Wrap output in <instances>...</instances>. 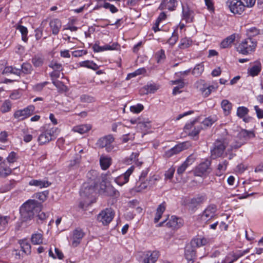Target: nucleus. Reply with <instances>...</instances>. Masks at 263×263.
I'll list each match as a JSON object with an SVG mask.
<instances>
[{
    "instance_id": "15",
    "label": "nucleus",
    "mask_w": 263,
    "mask_h": 263,
    "mask_svg": "<svg viewBox=\"0 0 263 263\" xmlns=\"http://www.w3.org/2000/svg\"><path fill=\"white\" fill-rule=\"evenodd\" d=\"M197 119L186 123L184 127V132L189 136L194 138L197 135Z\"/></svg>"
},
{
    "instance_id": "21",
    "label": "nucleus",
    "mask_w": 263,
    "mask_h": 263,
    "mask_svg": "<svg viewBox=\"0 0 263 263\" xmlns=\"http://www.w3.org/2000/svg\"><path fill=\"white\" fill-rule=\"evenodd\" d=\"M86 176L88 179V181L86 183L97 185L98 183L100 181L99 174L96 171L91 170L89 171L87 173Z\"/></svg>"
},
{
    "instance_id": "9",
    "label": "nucleus",
    "mask_w": 263,
    "mask_h": 263,
    "mask_svg": "<svg viewBox=\"0 0 263 263\" xmlns=\"http://www.w3.org/2000/svg\"><path fill=\"white\" fill-rule=\"evenodd\" d=\"M226 148L225 140L222 139L216 140L213 144V147L211 150V156L213 159L221 157Z\"/></svg>"
},
{
    "instance_id": "7",
    "label": "nucleus",
    "mask_w": 263,
    "mask_h": 263,
    "mask_svg": "<svg viewBox=\"0 0 263 263\" xmlns=\"http://www.w3.org/2000/svg\"><path fill=\"white\" fill-rule=\"evenodd\" d=\"M34 110L35 107L30 105L23 109L15 110L13 114V117L17 121H22L33 115Z\"/></svg>"
},
{
    "instance_id": "59",
    "label": "nucleus",
    "mask_w": 263,
    "mask_h": 263,
    "mask_svg": "<svg viewBox=\"0 0 263 263\" xmlns=\"http://www.w3.org/2000/svg\"><path fill=\"white\" fill-rule=\"evenodd\" d=\"M197 159V155L196 154H193L190 155L184 162L187 166H189L196 161Z\"/></svg>"
},
{
    "instance_id": "20",
    "label": "nucleus",
    "mask_w": 263,
    "mask_h": 263,
    "mask_svg": "<svg viewBox=\"0 0 263 263\" xmlns=\"http://www.w3.org/2000/svg\"><path fill=\"white\" fill-rule=\"evenodd\" d=\"M148 186V180L139 179L137 181L135 185L132 189V191L137 193H142Z\"/></svg>"
},
{
    "instance_id": "36",
    "label": "nucleus",
    "mask_w": 263,
    "mask_h": 263,
    "mask_svg": "<svg viewBox=\"0 0 263 263\" xmlns=\"http://www.w3.org/2000/svg\"><path fill=\"white\" fill-rule=\"evenodd\" d=\"M20 70V77L24 76L25 74L31 73L32 70V67L30 64L28 63H24L21 65V68L19 69Z\"/></svg>"
},
{
    "instance_id": "28",
    "label": "nucleus",
    "mask_w": 263,
    "mask_h": 263,
    "mask_svg": "<svg viewBox=\"0 0 263 263\" xmlns=\"http://www.w3.org/2000/svg\"><path fill=\"white\" fill-rule=\"evenodd\" d=\"M12 172L11 169L5 162L0 163V176L6 177Z\"/></svg>"
},
{
    "instance_id": "11",
    "label": "nucleus",
    "mask_w": 263,
    "mask_h": 263,
    "mask_svg": "<svg viewBox=\"0 0 263 263\" xmlns=\"http://www.w3.org/2000/svg\"><path fill=\"white\" fill-rule=\"evenodd\" d=\"M96 185L89 183H84L80 192L81 196L82 197H94L96 194Z\"/></svg>"
},
{
    "instance_id": "8",
    "label": "nucleus",
    "mask_w": 263,
    "mask_h": 263,
    "mask_svg": "<svg viewBox=\"0 0 263 263\" xmlns=\"http://www.w3.org/2000/svg\"><path fill=\"white\" fill-rule=\"evenodd\" d=\"M85 236V233L83 231L77 228L71 232L69 235L70 245L73 248L78 247L81 242L83 237Z\"/></svg>"
},
{
    "instance_id": "43",
    "label": "nucleus",
    "mask_w": 263,
    "mask_h": 263,
    "mask_svg": "<svg viewBox=\"0 0 263 263\" xmlns=\"http://www.w3.org/2000/svg\"><path fill=\"white\" fill-rule=\"evenodd\" d=\"M249 110V109L245 106H239L237 109V116L241 118L246 116L248 114Z\"/></svg>"
},
{
    "instance_id": "37",
    "label": "nucleus",
    "mask_w": 263,
    "mask_h": 263,
    "mask_svg": "<svg viewBox=\"0 0 263 263\" xmlns=\"http://www.w3.org/2000/svg\"><path fill=\"white\" fill-rule=\"evenodd\" d=\"M16 183V182L15 180H10L8 183L0 187V192L4 193L9 191L15 186Z\"/></svg>"
},
{
    "instance_id": "46",
    "label": "nucleus",
    "mask_w": 263,
    "mask_h": 263,
    "mask_svg": "<svg viewBox=\"0 0 263 263\" xmlns=\"http://www.w3.org/2000/svg\"><path fill=\"white\" fill-rule=\"evenodd\" d=\"M260 71V66L254 65L249 70V73L251 76L254 77L257 76Z\"/></svg>"
},
{
    "instance_id": "55",
    "label": "nucleus",
    "mask_w": 263,
    "mask_h": 263,
    "mask_svg": "<svg viewBox=\"0 0 263 263\" xmlns=\"http://www.w3.org/2000/svg\"><path fill=\"white\" fill-rule=\"evenodd\" d=\"M49 67L53 69V70H60L61 71L63 69L62 65L61 64L58 63L56 61H51L49 65Z\"/></svg>"
},
{
    "instance_id": "58",
    "label": "nucleus",
    "mask_w": 263,
    "mask_h": 263,
    "mask_svg": "<svg viewBox=\"0 0 263 263\" xmlns=\"http://www.w3.org/2000/svg\"><path fill=\"white\" fill-rule=\"evenodd\" d=\"M175 171V168L171 167L168 168L165 173V179H172L174 176V174Z\"/></svg>"
},
{
    "instance_id": "19",
    "label": "nucleus",
    "mask_w": 263,
    "mask_h": 263,
    "mask_svg": "<svg viewBox=\"0 0 263 263\" xmlns=\"http://www.w3.org/2000/svg\"><path fill=\"white\" fill-rule=\"evenodd\" d=\"M183 224V221L181 218L175 216H172L166 223V226L173 229H177L182 227Z\"/></svg>"
},
{
    "instance_id": "13",
    "label": "nucleus",
    "mask_w": 263,
    "mask_h": 263,
    "mask_svg": "<svg viewBox=\"0 0 263 263\" xmlns=\"http://www.w3.org/2000/svg\"><path fill=\"white\" fill-rule=\"evenodd\" d=\"M211 161L208 159L205 160L198 165V176L205 177L212 172L210 167Z\"/></svg>"
},
{
    "instance_id": "56",
    "label": "nucleus",
    "mask_w": 263,
    "mask_h": 263,
    "mask_svg": "<svg viewBox=\"0 0 263 263\" xmlns=\"http://www.w3.org/2000/svg\"><path fill=\"white\" fill-rule=\"evenodd\" d=\"M204 1L208 10L210 12H214L215 10V7L213 0H204Z\"/></svg>"
},
{
    "instance_id": "61",
    "label": "nucleus",
    "mask_w": 263,
    "mask_h": 263,
    "mask_svg": "<svg viewBox=\"0 0 263 263\" xmlns=\"http://www.w3.org/2000/svg\"><path fill=\"white\" fill-rule=\"evenodd\" d=\"M211 242V239L209 237H202L199 239L198 241V247L201 246H204L209 245Z\"/></svg>"
},
{
    "instance_id": "17",
    "label": "nucleus",
    "mask_w": 263,
    "mask_h": 263,
    "mask_svg": "<svg viewBox=\"0 0 263 263\" xmlns=\"http://www.w3.org/2000/svg\"><path fill=\"white\" fill-rule=\"evenodd\" d=\"M187 143L184 142L179 143L165 152V156L167 157H171L174 155L177 154L180 152L187 148Z\"/></svg>"
},
{
    "instance_id": "52",
    "label": "nucleus",
    "mask_w": 263,
    "mask_h": 263,
    "mask_svg": "<svg viewBox=\"0 0 263 263\" xmlns=\"http://www.w3.org/2000/svg\"><path fill=\"white\" fill-rule=\"evenodd\" d=\"M144 109V106L141 104H137L136 105L130 106V110L135 114L140 112Z\"/></svg>"
},
{
    "instance_id": "27",
    "label": "nucleus",
    "mask_w": 263,
    "mask_h": 263,
    "mask_svg": "<svg viewBox=\"0 0 263 263\" xmlns=\"http://www.w3.org/2000/svg\"><path fill=\"white\" fill-rule=\"evenodd\" d=\"M228 164L229 162L227 160H224L219 163L217 166V171L215 173L216 176L218 177L222 176L226 171Z\"/></svg>"
},
{
    "instance_id": "16",
    "label": "nucleus",
    "mask_w": 263,
    "mask_h": 263,
    "mask_svg": "<svg viewBox=\"0 0 263 263\" xmlns=\"http://www.w3.org/2000/svg\"><path fill=\"white\" fill-rule=\"evenodd\" d=\"M160 256L158 251H147L145 254L142 263H155Z\"/></svg>"
},
{
    "instance_id": "18",
    "label": "nucleus",
    "mask_w": 263,
    "mask_h": 263,
    "mask_svg": "<svg viewBox=\"0 0 263 263\" xmlns=\"http://www.w3.org/2000/svg\"><path fill=\"white\" fill-rule=\"evenodd\" d=\"M178 3V0H162L158 9L161 10L168 9L173 11L175 9Z\"/></svg>"
},
{
    "instance_id": "47",
    "label": "nucleus",
    "mask_w": 263,
    "mask_h": 263,
    "mask_svg": "<svg viewBox=\"0 0 263 263\" xmlns=\"http://www.w3.org/2000/svg\"><path fill=\"white\" fill-rule=\"evenodd\" d=\"M100 7H102L105 9H109L112 13H115L118 11V9L114 5L107 2H105L103 4H100Z\"/></svg>"
},
{
    "instance_id": "51",
    "label": "nucleus",
    "mask_w": 263,
    "mask_h": 263,
    "mask_svg": "<svg viewBox=\"0 0 263 263\" xmlns=\"http://www.w3.org/2000/svg\"><path fill=\"white\" fill-rule=\"evenodd\" d=\"M118 44L117 43H112L111 44H106L101 46L102 52L106 50H112L117 49Z\"/></svg>"
},
{
    "instance_id": "14",
    "label": "nucleus",
    "mask_w": 263,
    "mask_h": 263,
    "mask_svg": "<svg viewBox=\"0 0 263 263\" xmlns=\"http://www.w3.org/2000/svg\"><path fill=\"white\" fill-rule=\"evenodd\" d=\"M135 167L131 166L124 173L115 178V182L120 186L127 183L129 181V176L133 173Z\"/></svg>"
},
{
    "instance_id": "40",
    "label": "nucleus",
    "mask_w": 263,
    "mask_h": 263,
    "mask_svg": "<svg viewBox=\"0 0 263 263\" xmlns=\"http://www.w3.org/2000/svg\"><path fill=\"white\" fill-rule=\"evenodd\" d=\"M10 221L9 216L0 215V231H5L8 227Z\"/></svg>"
},
{
    "instance_id": "39",
    "label": "nucleus",
    "mask_w": 263,
    "mask_h": 263,
    "mask_svg": "<svg viewBox=\"0 0 263 263\" xmlns=\"http://www.w3.org/2000/svg\"><path fill=\"white\" fill-rule=\"evenodd\" d=\"M4 74L9 75V74H13L20 77V70L19 68H16L11 66H6L3 70Z\"/></svg>"
},
{
    "instance_id": "45",
    "label": "nucleus",
    "mask_w": 263,
    "mask_h": 263,
    "mask_svg": "<svg viewBox=\"0 0 263 263\" xmlns=\"http://www.w3.org/2000/svg\"><path fill=\"white\" fill-rule=\"evenodd\" d=\"M192 44V41L187 37L182 39L179 45V47L181 49H185L189 47Z\"/></svg>"
},
{
    "instance_id": "53",
    "label": "nucleus",
    "mask_w": 263,
    "mask_h": 263,
    "mask_svg": "<svg viewBox=\"0 0 263 263\" xmlns=\"http://www.w3.org/2000/svg\"><path fill=\"white\" fill-rule=\"evenodd\" d=\"M18 156L14 152H11L7 157V160L9 163H13L17 161Z\"/></svg>"
},
{
    "instance_id": "64",
    "label": "nucleus",
    "mask_w": 263,
    "mask_h": 263,
    "mask_svg": "<svg viewBox=\"0 0 263 263\" xmlns=\"http://www.w3.org/2000/svg\"><path fill=\"white\" fill-rule=\"evenodd\" d=\"M254 110L256 111L257 117L258 119L263 118V109H260L257 105L254 107Z\"/></svg>"
},
{
    "instance_id": "1",
    "label": "nucleus",
    "mask_w": 263,
    "mask_h": 263,
    "mask_svg": "<svg viewBox=\"0 0 263 263\" xmlns=\"http://www.w3.org/2000/svg\"><path fill=\"white\" fill-rule=\"evenodd\" d=\"M41 211V205L35 200H28L20 208V214L23 218L27 220Z\"/></svg>"
},
{
    "instance_id": "3",
    "label": "nucleus",
    "mask_w": 263,
    "mask_h": 263,
    "mask_svg": "<svg viewBox=\"0 0 263 263\" xmlns=\"http://www.w3.org/2000/svg\"><path fill=\"white\" fill-rule=\"evenodd\" d=\"M115 138L111 135H108L98 139L96 145L100 148H105L108 153L114 152L118 150L117 146L113 144Z\"/></svg>"
},
{
    "instance_id": "62",
    "label": "nucleus",
    "mask_w": 263,
    "mask_h": 263,
    "mask_svg": "<svg viewBox=\"0 0 263 263\" xmlns=\"http://www.w3.org/2000/svg\"><path fill=\"white\" fill-rule=\"evenodd\" d=\"M135 139V134H127L123 135L122 137V141L123 143H126L128 141L131 140H133Z\"/></svg>"
},
{
    "instance_id": "63",
    "label": "nucleus",
    "mask_w": 263,
    "mask_h": 263,
    "mask_svg": "<svg viewBox=\"0 0 263 263\" xmlns=\"http://www.w3.org/2000/svg\"><path fill=\"white\" fill-rule=\"evenodd\" d=\"M80 100L84 103H91L93 101V98L87 95H82L80 97Z\"/></svg>"
},
{
    "instance_id": "4",
    "label": "nucleus",
    "mask_w": 263,
    "mask_h": 263,
    "mask_svg": "<svg viewBox=\"0 0 263 263\" xmlns=\"http://www.w3.org/2000/svg\"><path fill=\"white\" fill-rule=\"evenodd\" d=\"M57 128H48L43 130L37 138V141L40 145L49 142L55 138Z\"/></svg>"
},
{
    "instance_id": "50",
    "label": "nucleus",
    "mask_w": 263,
    "mask_h": 263,
    "mask_svg": "<svg viewBox=\"0 0 263 263\" xmlns=\"http://www.w3.org/2000/svg\"><path fill=\"white\" fill-rule=\"evenodd\" d=\"M52 83L59 90L62 91H66V86L63 84V82L58 80H53Z\"/></svg>"
},
{
    "instance_id": "6",
    "label": "nucleus",
    "mask_w": 263,
    "mask_h": 263,
    "mask_svg": "<svg viewBox=\"0 0 263 263\" xmlns=\"http://www.w3.org/2000/svg\"><path fill=\"white\" fill-rule=\"evenodd\" d=\"M197 249V240L193 239L190 244H188L185 249V257L187 263H194L196 259V253Z\"/></svg>"
},
{
    "instance_id": "32",
    "label": "nucleus",
    "mask_w": 263,
    "mask_h": 263,
    "mask_svg": "<svg viewBox=\"0 0 263 263\" xmlns=\"http://www.w3.org/2000/svg\"><path fill=\"white\" fill-rule=\"evenodd\" d=\"M36 134V130L31 129L30 130H24L23 132V140L26 143L30 142L34 135Z\"/></svg>"
},
{
    "instance_id": "29",
    "label": "nucleus",
    "mask_w": 263,
    "mask_h": 263,
    "mask_svg": "<svg viewBox=\"0 0 263 263\" xmlns=\"http://www.w3.org/2000/svg\"><path fill=\"white\" fill-rule=\"evenodd\" d=\"M166 209L165 202H163L158 205L157 208L156 213L154 218V222L157 223L161 218L162 214L165 211Z\"/></svg>"
},
{
    "instance_id": "2",
    "label": "nucleus",
    "mask_w": 263,
    "mask_h": 263,
    "mask_svg": "<svg viewBox=\"0 0 263 263\" xmlns=\"http://www.w3.org/2000/svg\"><path fill=\"white\" fill-rule=\"evenodd\" d=\"M257 41L252 37L243 40L237 47V51L243 55H248L254 52L257 46Z\"/></svg>"
},
{
    "instance_id": "41",
    "label": "nucleus",
    "mask_w": 263,
    "mask_h": 263,
    "mask_svg": "<svg viewBox=\"0 0 263 263\" xmlns=\"http://www.w3.org/2000/svg\"><path fill=\"white\" fill-rule=\"evenodd\" d=\"M12 104L10 100H5L1 107V111L2 113H6L11 111L12 109Z\"/></svg>"
},
{
    "instance_id": "30",
    "label": "nucleus",
    "mask_w": 263,
    "mask_h": 263,
    "mask_svg": "<svg viewBox=\"0 0 263 263\" xmlns=\"http://www.w3.org/2000/svg\"><path fill=\"white\" fill-rule=\"evenodd\" d=\"M100 164L102 170H107L111 164L110 157L105 156H101L100 158Z\"/></svg>"
},
{
    "instance_id": "33",
    "label": "nucleus",
    "mask_w": 263,
    "mask_h": 263,
    "mask_svg": "<svg viewBox=\"0 0 263 263\" xmlns=\"http://www.w3.org/2000/svg\"><path fill=\"white\" fill-rule=\"evenodd\" d=\"M182 17L186 22H191L193 18V12L189 9L187 7L182 6Z\"/></svg>"
},
{
    "instance_id": "25",
    "label": "nucleus",
    "mask_w": 263,
    "mask_h": 263,
    "mask_svg": "<svg viewBox=\"0 0 263 263\" xmlns=\"http://www.w3.org/2000/svg\"><path fill=\"white\" fill-rule=\"evenodd\" d=\"M221 107L223 110L224 116H229L231 114L232 109V104L227 99L222 100L221 102Z\"/></svg>"
},
{
    "instance_id": "54",
    "label": "nucleus",
    "mask_w": 263,
    "mask_h": 263,
    "mask_svg": "<svg viewBox=\"0 0 263 263\" xmlns=\"http://www.w3.org/2000/svg\"><path fill=\"white\" fill-rule=\"evenodd\" d=\"M150 126V122L148 121V120L144 121L142 120L141 119H140L138 128H140L141 130H145L148 128Z\"/></svg>"
},
{
    "instance_id": "24",
    "label": "nucleus",
    "mask_w": 263,
    "mask_h": 263,
    "mask_svg": "<svg viewBox=\"0 0 263 263\" xmlns=\"http://www.w3.org/2000/svg\"><path fill=\"white\" fill-rule=\"evenodd\" d=\"M18 243L20 245L21 250L24 254L26 255H30L31 254V247L27 239L20 240Z\"/></svg>"
},
{
    "instance_id": "42",
    "label": "nucleus",
    "mask_w": 263,
    "mask_h": 263,
    "mask_svg": "<svg viewBox=\"0 0 263 263\" xmlns=\"http://www.w3.org/2000/svg\"><path fill=\"white\" fill-rule=\"evenodd\" d=\"M17 29L20 31L22 34V39L23 41L26 42L28 41V29L27 28L22 25H20L17 27Z\"/></svg>"
},
{
    "instance_id": "60",
    "label": "nucleus",
    "mask_w": 263,
    "mask_h": 263,
    "mask_svg": "<svg viewBox=\"0 0 263 263\" xmlns=\"http://www.w3.org/2000/svg\"><path fill=\"white\" fill-rule=\"evenodd\" d=\"M48 83V82L37 83L33 85L32 88L35 91H41Z\"/></svg>"
},
{
    "instance_id": "35",
    "label": "nucleus",
    "mask_w": 263,
    "mask_h": 263,
    "mask_svg": "<svg viewBox=\"0 0 263 263\" xmlns=\"http://www.w3.org/2000/svg\"><path fill=\"white\" fill-rule=\"evenodd\" d=\"M235 40V34H232L225 39H224L220 43V47L221 48H227L231 46L232 44Z\"/></svg>"
},
{
    "instance_id": "38",
    "label": "nucleus",
    "mask_w": 263,
    "mask_h": 263,
    "mask_svg": "<svg viewBox=\"0 0 263 263\" xmlns=\"http://www.w3.org/2000/svg\"><path fill=\"white\" fill-rule=\"evenodd\" d=\"M31 62L34 66L41 67L44 63V57L42 54L35 55L32 58Z\"/></svg>"
},
{
    "instance_id": "57",
    "label": "nucleus",
    "mask_w": 263,
    "mask_h": 263,
    "mask_svg": "<svg viewBox=\"0 0 263 263\" xmlns=\"http://www.w3.org/2000/svg\"><path fill=\"white\" fill-rule=\"evenodd\" d=\"M214 121L210 117L206 118L202 122L201 128H206L212 125Z\"/></svg>"
},
{
    "instance_id": "26",
    "label": "nucleus",
    "mask_w": 263,
    "mask_h": 263,
    "mask_svg": "<svg viewBox=\"0 0 263 263\" xmlns=\"http://www.w3.org/2000/svg\"><path fill=\"white\" fill-rule=\"evenodd\" d=\"M78 65L80 67H85L89 69L96 70L99 68V66L92 61H84L79 63Z\"/></svg>"
},
{
    "instance_id": "10",
    "label": "nucleus",
    "mask_w": 263,
    "mask_h": 263,
    "mask_svg": "<svg viewBox=\"0 0 263 263\" xmlns=\"http://www.w3.org/2000/svg\"><path fill=\"white\" fill-rule=\"evenodd\" d=\"M114 216L115 213L113 210L111 208H106L98 214L97 219L104 226H106L112 221Z\"/></svg>"
},
{
    "instance_id": "34",
    "label": "nucleus",
    "mask_w": 263,
    "mask_h": 263,
    "mask_svg": "<svg viewBox=\"0 0 263 263\" xmlns=\"http://www.w3.org/2000/svg\"><path fill=\"white\" fill-rule=\"evenodd\" d=\"M91 128V126L89 124H82L73 127L72 130L74 132L83 134L88 132Z\"/></svg>"
},
{
    "instance_id": "23",
    "label": "nucleus",
    "mask_w": 263,
    "mask_h": 263,
    "mask_svg": "<svg viewBox=\"0 0 263 263\" xmlns=\"http://www.w3.org/2000/svg\"><path fill=\"white\" fill-rule=\"evenodd\" d=\"M28 184L30 186H34L42 189L48 187L51 183L46 180L32 179L28 182Z\"/></svg>"
},
{
    "instance_id": "44",
    "label": "nucleus",
    "mask_w": 263,
    "mask_h": 263,
    "mask_svg": "<svg viewBox=\"0 0 263 263\" xmlns=\"http://www.w3.org/2000/svg\"><path fill=\"white\" fill-rule=\"evenodd\" d=\"M118 192L112 186H105V190L103 191H100V193H104L106 195H116Z\"/></svg>"
},
{
    "instance_id": "49",
    "label": "nucleus",
    "mask_w": 263,
    "mask_h": 263,
    "mask_svg": "<svg viewBox=\"0 0 263 263\" xmlns=\"http://www.w3.org/2000/svg\"><path fill=\"white\" fill-rule=\"evenodd\" d=\"M178 39V34L176 30H174L172 36L168 40L167 43L173 46L177 42Z\"/></svg>"
},
{
    "instance_id": "22",
    "label": "nucleus",
    "mask_w": 263,
    "mask_h": 263,
    "mask_svg": "<svg viewBox=\"0 0 263 263\" xmlns=\"http://www.w3.org/2000/svg\"><path fill=\"white\" fill-rule=\"evenodd\" d=\"M50 27L52 30V33L54 35H57L62 26L61 21L58 18H54L50 22Z\"/></svg>"
},
{
    "instance_id": "5",
    "label": "nucleus",
    "mask_w": 263,
    "mask_h": 263,
    "mask_svg": "<svg viewBox=\"0 0 263 263\" xmlns=\"http://www.w3.org/2000/svg\"><path fill=\"white\" fill-rule=\"evenodd\" d=\"M226 5L234 14L241 15L246 10L244 3L240 0H228Z\"/></svg>"
},
{
    "instance_id": "48",
    "label": "nucleus",
    "mask_w": 263,
    "mask_h": 263,
    "mask_svg": "<svg viewBox=\"0 0 263 263\" xmlns=\"http://www.w3.org/2000/svg\"><path fill=\"white\" fill-rule=\"evenodd\" d=\"M186 204L189 206V208L192 211H195L197 205V200L196 198H193L192 199H189L187 200Z\"/></svg>"
},
{
    "instance_id": "31",
    "label": "nucleus",
    "mask_w": 263,
    "mask_h": 263,
    "mask_svg": "<svg viewBox=\"0 0 263 263\" xmlns=\"http://www.w3.org/2000/svg\"><path fill=\"white\" fill-rule=\"evenodd\" d=\"M31 241L34 245L42 244L43 243L42 233L37 232L33 233L31 235Z\"/></svg>"
},
{
    "instance_id": "12",
    "label": "nucleus",
    "mask_w": 263,
    "mask_h": 263,
    "mask_svg": "<svg viewBox=\"0 0 263 263\" xmlns=\"http://www.w3.org/2000/svg\"><path fill=\"white\" fill-rule=\"evenodd\" d=\"M217 211V207L215 204H210L203 212L200 215L201 220L208 222L213 219Z\"/></svg>"
}]
</instances>
